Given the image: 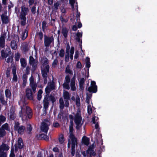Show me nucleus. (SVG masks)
Returning a JSON list of instances; mask_svg holds the SVG:
<instances>
[{
  "label": "nucleus",
  "mask_w": 157,
  "mask_h": 157,
  "mask_svg": "<svg viewBox=\"0 0 157 157\" xmlns=\"http://www.w3.org/2000/svg\"><path fill=\"white\" fill-rule=\"evenodd\" d=\"M71 124L69 126V138L68 139V146L69 147L70 144H71V152L72 155H74L75 151V147L77 145V142L76 138H75L72 132L73 131V122H71Z\"/></svg>",
  "instance_id": "1"
},
{
  "label": "nucleus",
  "mask_w": 157,
  "mask_h": 157,
  "mask_svg": "<svg viewBox=\"0 0 157 157\" xmlns=\"http://www.w3.org/2000/svg\"><path fill=\"white\" fill-rule=\"evenodd\" d=\"M69 118L71 119H74V122L76 125V128L77 129H79L82 126L83 122L82 121L81 112L79 109L78 110L76 113L74 114V117L72 115H70Z\"/></svg>",
  "instance_id": "2"
},
{
  "label": "nucleus",
  "mask_w": 157,
  "mask_h": 157,
  "mask_svg": "<svg viewBox=\"0 0 157 157\" xmlns=\"http://www.w3.org/2000/svg\"><path fill=\"white\" fill-rule=\"evenodd\" d=\"M40 62L42 64L41 67L42 75L44 77H46L47 73L48 72L49 68V66L48 64V59L45 57H43L41 58Z\"/></svg>",
  "instance_id": "3"
},
{
  "label": "nucleus",
  "mask_w": 157,
  "mask_h": 157,
  "mask_svg": "<svg viewBox=\"0 0 157 157\" xmlns=\"http://www.w3.org/2000/svg\"><path fill=\"white\" fill-rule=\"evenodd\" d=\"M25 112V113H23V115L25 116V114L26 113L28 116L29 118H30L31 117V110L30 108L28 106H24L23 108H21V110L19 112V115L20 117H22V119H23V117L22 114H21L22 112Z\"/></svg>",
  "instance_id": "4"
},
{
  "label": "nucleus",
  "mask_w": 157,
  "mask_h": 157,
  "mask_svg": "<svg viewBox=\"0 0 157 157\" xmlns=\"http://www.w3.org/2000/svg\"><path fill=\"white\" fill-rule=\"evenodd\" d=\"M29 11V9L24 6L21 7V13L20 17L21 19L22 20L21 21V24L23 25L25 24L26 18L25 15L27 14V13Z\"/></svg>",
  "instance_id": "5"
},
{
  "label": "nucleus",
  "mask_w": 157,
  "mask_h": 157,
  "mask_svg": "<svg viewBox=\"0 0 157 157\" xmlns=\"http://www.w3.org/2000/svg\"><path fill=\"white\" fill-rule=\"evenodd\" d=\"M94 147V144H92L89 147L86 153L85 151L82 152V155L86 157L87 156V157H91V155L94 156L95 155L96 153L93 150Z\"/></svg>",
  "instance_id": "6"
},
{
  "label": "nucleus",
  "mask_w": 157,
  "mask_h": 157,
  "mask_svg": "<svg viewBox=\"0 0 157 157\" xmlns=\"http://www.w3.org/2000/svg\"><path fill=\"white\" fill-rule=\"evenodd\" d=\"M9 148L7 145L2 144L0 146V157H7V154L4 151H8Z\"/></svg>",
  "instance_id": "7"
},
{
  "label": "nucleus",
  "mask_w": 157,
  "mask_h": 157,
  "mask_svg": "<svg viewBox=\"0 0 157 157\" xmlns=\"http://www.w3.org/2000/svg\"><path fill=\"white\" fill-rule=\"evenodd\" d=\"M49 124L50 123L48 121H44L41 124V130L44 132H47L48 129V126Z\"/></svg>",
  "instance_id": "8"
},
{
  "label": "nucleus",
  "mask_w": 157,
  "mask_h": 157,
  "mask_svg": "<svg viewBox=\"0 0 157 157\" xmlns=\"http://www.w3.org/2000/svg\"><path fill=\"white\" fill-rule=\"evenodd\" d=\"M74 52V48L73 47H71V49L69 52L68 51H67L66 52V55L65 56V60L68 62L69 60V56H70V57L71 60L73 59V54Z\"/></svg>",
  "instance_id": "9"
},
{
  "label": "nucleus",
  "mask_w": 157,
  "mask_h": 157,
  "mask_svg": "<svg viewBox=\"0 0 157 157\" xmlns=\"http://www.w3.org/2000/svg\"><path fill=\"white\" fill-rule=\"evenodd\" d=\"M19 124L18 122H15L14 125V130L17 131L19 134L22 133L25 130V128L23 126H19Z\"/></svg>",
  "instance_id": "10"
},
{
  "label": "nucleus",
  "mask_w": 157,
  "mask_h": 157,
  "mask_svg": "<svg viewBox=\"0 0 157 157\" xmlns=\"http://www.w3.org/2000/svg\"><path fill=\"white\" fill-rule=\"evenodd\" d=\"M88 90L90 92L96 93L97 91V86L94 81H91L90 86L88 88Z\"/></svg>",
  "instance_id": "11"
},
{
  "label": "nucleus",
  "mask_w": 157,
  "mask_h": 157,
  "mask_svg": "<svg viewBox=\"0 0 157 157\" xmlns=\"http://www.w3.org/2000/svg\"><path fill=\"white\" fill-rule=\"evenodd\" d=\"M30 85L31 87L33 92H35L37 86L36 83L34 82V79L32 76L29 78Z\"/></svg>",
  "instance_id": "12"
},
{
  "label": "nucleus",
  "mask_w": 157,
  "mask_h": 157,
  "mask_svg": "<svg viewBox=\"0 0 157 157\" xmlns=\"http://www.w3.org/2000/svg\"><path fill=\"white\" fill-rule=\"evenodd\" d=\"M7 35V32H3L0 37V46L3 48L4 46L5 39Z\"/></svg>",
  "instance_id": "13"
},
{
  "label": "nucleus",
  "mask_w": 157,
  "mask_h": 157,
  "mask_svg": "<svg viewBox=\"0 0 157 157\" xmlns=\"http://www.w3.org/2000/svg\"><path fill=\"white\" fill-rule=\"evenodd\" d=\"M35 92H33V91H32V90L29 89L27 88L26 90V96L27 98L30 100H32L33 98V93H35Z\"/></svg>",
  "instance_id": "14"
},
{
  "label": "nucleus",
  "mask_w": 157,
  "mask_h": 157,
  "mask_svg": "<svg viewBox=\"0 0 157 157\" xmlns=\"http://www.w3.org/2000/svg\"><path fill=\"white\" fill-rule=\"evenodd\" d=\"M53 41V38L52 37H48L44 36V44L46 46H49L51 42Z\"/></svg>",
  "instance_id": "15"
},
{
  "label": "nucleus",
  "mask_w": 157,
  "mask_h": 157,
  "mask_svg": "<svg viewBox=\"0 0 157 157\" xmlns=\"http://www.w3.org/2000/svg\"><path fill=\"white\" fill-rule=\"evenodd\" d=\"M63 97L65 99V106H68L69 103L68 100H69L70 98L68 93L67 92L64 91Z\"/></svg>",
  "instance_id": "16"
},
{
  "label": "nucleus",
  "mask_w": 157,
  "mask_h": 157,
  "mask_svg": "<svg viewBox=\"0 0 157 157\" xmlns=\"http://www.w3.org/2000/svg\"><path fill=\"white\" fill-rule=\"evenodd\" d=\"M70 81V78L69 76H67L65 77V81L63 85V87L66 89H69L70 88L69 83Z\"/></svg>",
  "instance_id": "17"
},
{
  "label": "nucleus",
  "mask_w": 157,
  "mask_h": 157,
  "mask_svg": "<svg viewBox=\"0 0 157 157\" xmlns=\"http://www.w3.org/2000/svg\"><path fill=\"white\" fill-rule=\"evenodd\" d=\"M69 3L71 7L72 10L73 11L75 9L77 10V3L75 0H69Z\"/></svg>",
  "instance_id": "18"
},
{
  "label": "nucleus",
  "mask_w": 157,
  "mask_h": 157,
  "mask_svg": "<svg viewBox=\"0 0 157 157\" xmlns=\"http://www.w3.org/2000/svg\"><path fill=\"white\" fill-rule=\"evenodd\" d=\"M55 86L54 84L52 83L48 84L46 88L45 91L46 93H49L50 91L54 88Z\"/></svg>",
  "instance_id": "19"
},
{
  "label": "nucleus",
  "mask_w": 157,
  "mask_h": 157,
  "mask_svg": "<svg viewBox=\"0 0 157 157\" xmlns=\"http://www.w3.org/2000/svg\"><path fill=\"white\" fill-rule=\"evenodd\" d=\"M10 49L9 48H7L5 51V50H2L1 51L2 56L3 58L6 57L10 54Z\"/></svg>",
  "instance_id": "20"
},
{
  "label": "nucleus",
  "mask_w": 157,
  "mask_h": 157,
  "mask_svg": "<svg viewBox=\"0 0 157 157\" xmlns=\"http://www.w3.org/2000/svg\"><path fill=\"white\" fill-rule=\"evenodd\" d=\"M71 90H75L76 87L75 84V78H73L71 80Z\"/></svg>",
  "instance_id": "21"
},
{
  "label": "nucleus",
  "mask_w": 157,
  "mask_h": 157,
  "mask_svg": "<svg viewBox=\"0 0 157 157\" xmlns=\"http://www.w3.org/2000/svg\"><path fill=\"white\" fill-rule=\"evenodd\" d=\"M20 62L21 66L23 67H25L27 65V62L25 59L24 58H21L20 59Z\"/></svg>",
  "instance_id": "22"
},
{
  "label": "nucleus",
  "mask_w": 157,
  "mask_h": 157,
  "mask_svg": "<svg viewBox=\"0 0 157 157\" xmlns=\"http://www.w3.org/2000/svg\"><path fill=\"white\" fill-rule=\"evenodd\" d=\"M82 142L85 144L88 145L89 143L90 140L89 138L84 136L82 139Z\"/></svg>",
  "instance_id": "23"
},
{
  "label": "nucleus",
  "mask_w": 157,
  "mask_h": 157,
  "mask_svg": "<svg viewBox=\"0 0 157 157\" xmlns=\"http://www.w3.org/2000/svg\"><path fill=\"white\" fill-rule=\"evenodd\" d=\"M22 39L24 40L28 36V31L26 30H24L21 33Z\"/></svg>",
  "instance_id": "24"
},
{
  "label": "nucleus",
  "mask_w": 157,
  "mask_h": 157,
  "mask_svg": "<svg viewBox=\"0 0 157 157\" xmlns=\"http://www.w3.org/2000/svg\"><path fill=\"white\" fill-rule=\"evenodd\" d=\"M29 63L33 67L35 66L36 65V62L32 56H30L29 57Z\"/></svg>",
  "instance_id": "25"
},
{
  "label": "nucleus",
  "mask_w": 157,
  "mask_h": 157,
  "mask_svg": "<svg viewBox=\"0 0 157 157\" xmlns=\"http://www.w3.org/2000/svg\"><path fill=\"white\" fill-rule=\"evenodd\" d=\"M85 61L86 62V67L88 68H89L90 66V58L88 57H86V58Z\"/></svg>",
  "instance_id": "26"
},
{
  "label": "nucleus",
  "mask_w": 157,
  "mask_h": 157,
  "mask_svg": "<svg viewBox=\"0 0 157 157\" xmlns=\"http://www.w3.org/2000/svg\"><path fill=\"white\" fill-rule=\"evenodd\" d=\"M11 46L13 49L15 50L17 48V45L15 41L13 40L11 42Z\"/></svg>",
  "instance_id": "27"
},
{
  "label": "nucleus",
  "mask_w": 157,
  "mask_h": 157,
  "mask_svg": "<svg viewBox=\"0 0 157 157\" xmlns=\"http://www.w3.org/2000/svg\"><path fill=\"white\" fill-rule=\"evenodd\" d=\"M27 76L26 75H24L23 76V83L22 86L24 87L26 85L27 83Z\"/></svg>",
  "instance_id": "28"
},
{
  "label": "nucleus",
  "mask_w": 157,
  "mask_h": 157,
  "mask_svg": "<svg viewBox=\"0 0 157 157\" xmlns=\"http://www.w3.org/2000/svg\"><path fill=\"white\" fill-rule=\"evenodd\" d=\"M17 145L19 148H22L23 146L22 140L21 138H19L18 140Z\"/></svg>",
  "instance_id": "29"
},
{
  "label": "nucleus",
  "mask_w": 157,
  "mask_h": 157,
  "mask_svg": "<svg viewBox=\"0 0 157 157\" xmlns=\"http://www.w3.org/2000/svg\"><path fill=\"white\" fill-rule=\"evenodd\" d=\"M1 18L2 21L5 23H7L8 21V19L7 16L2 15Z\"/></svg>",
  "instance_id": "30"
},
{
  "label": "nucleus",
  "mask_w": 157,
  "mask_h": 157,
  "mask_svg": "<svg viewBox=\"0 0 157 157\" xmlns=\"http://www.w3.org/2000/svg\"><path fill=\"white\" fill-rule=\"evenodd\" d=\"M82 35V33H78L76 34V37L75 39L77 40L79 42L80 41V38L81 37Z\"/></svg>",
  "instance_id": "31"
},
{
  "label": "nucleus",
  "mask_w": 157,
  "mask_h": 157,
  "mask_svg": "<svg viewBox=\"0 0 157 157\" xmlns=\"http://www.w3.org/2000/svg\"><path fill=\"white\" fill-rule=\"evenodd\" d=\"M6 134V132L5 130L0 128V137H2L4 136Z\"/></svg>",
  "instance_id": "32"
},
{
  "label": "nucleus",
  "mask_w": 157,
  "mask_h": 157,
  "mask_svg": "<svg viewBox=\"0 0 157 157\" xmlns=\"http://www.w3.org/2000/svg\"><path fill=\"white\" fill-rule=\"evenodd\" d=\"M8 115L10 116V117L11 119L13 120L14 119L15 116L13 111L10 112L8 113Z\"/></svg>",
  "instance_id": "33"
},
{
  "label": "nucleus",
  "mask_w": 157,
  "mask_h": 157,
  "mask_svg": "<svg viewBox=\"0 0 157 157\" xmlns=\"http://www.w3.org/2000/svg\"><path fill=\"white\" fill-rule=\"evenodd\" d=\"M60 107L61 109H63L64 106V103L62 98H61L59 99Z\"/></svg>",
  "instance_id": "34"
},
{
  "label": "nucleus",
  "mask_w": 157,
  "mask_h": 157,
  "mask_svg": "<svg viewBox=\"0 0 157 157\" xmlns=\"http://www.w3.org/2000/svg\"><path fill=\"white\" fill-rule=\"evenodd\" d=\"M59 5V4L58 2H56L55 3L54 6L52 7V10H56L58 8Z\"/></svg>",
  "instance_id": "35"
},
{
  "label": "nucleus",
  "mask_w": 157,
  "mask_h": 157,
  "mask_svg": "<svg viewBox=\"0 0 157 157\" xmlns=\"http://www.w3.org/2000/svg\"><path fill=\"white\" fill-rule=\"evenodd\" d=\"M65 71L66 73H68L70 74H72V71L70 69L69 66H67L66 68Z\"/></svg>",
  "instance_id": "36"
},
{
  "label": "nucleus",
  "mask_w": 157,
  "mask_h": 157,
  "mask_svg": "<svg viewBox=\"0 0 157 157\" xmlns=\"http://www.w3.org/2000/svg\"><path fill=\"white\" fill-rule=\"evenodd\" d=\"M6 117L2 115H0V125L2 124V123H3L6 120Z\"/></svg>",
  "instance_id": "37"
},
{
  "label": "nucleus",
  "mask_w": 157,
  "mask_h": 157,
  "mask_svg": "<svg viewBox=\"0 0 157 157\" xmlns=\"http://www.w3.org/2000/svg\"><path fill=\"white\" fill-rule=\"evenodd\" d=\"M43 102L44 107L46 109L47 108L48 105V100L46 99V98L44 99Z\"/></svg>",
  "instance_id": "38"
},
{
  "label": "nucleus",
  "mask_w": 157,
  "mask_h": 157,
  "mask_svg": "<svg viewBox=\"0 0 157 157\" xmlns=\"http://www.w3.org/2000/svg\"><path fill=\"white\" fill-rule=\"evenodd\" d=\"M1 128L6 130H9V128H8V125L7 123H6L4 125H3L1 127Z\"/></svg>",
  "instance_id": "39"
},
{
  "label": "nucleus",
  "mask_w": 157,
  "mask_h": 157,
  "mask_svg": "<svg viewBox=\"0 0 157 157\" xmlns=\"http://www.w3.org/2000/svg\"><path fill=\"white\" fill-rule=\"evenodd\" d=\"M42 91L40 90L38 92L37 95V99L39 100H40L41 98V94H42Z\"/></svg>",
  "instance_id": "40"
},
{
  "label": "nucleus",
  "mask_w": 157,
  "mask_h": 157,
  "mask_svg": "<svg viewBox=\"0 0 157 157\" xmlns=\"http://www.w3.org/2000/svg\"><path fill=\"white\" fill-rule=\"evenodd\" d=\"M62 33L65 37H66L67 36V30L65 28H63L62 30Z\"/></svg>",
  "instance_id": "41"
},
{
  "label": "nucleus",
  "mask_w": 157,
  "mask_h": 157,
  "mask_svg": "<svg viewBox=\"0 0 157 157\" xmlns=\"http://www.w3.org/2000/svg\"><path fill=\"white\" fill-rule=\"evenodd\" d=\"M6 96L7 98H9L11 95V93L8 90H6L5 91Z\"/></svg>",
  "instance_id": "42"
},
{
  "label": "nucleus",
  "mask_w": 157,
  "mask_h": 157,
  "mask_svg": "<svg viewBox=\"0 0 157 157\" xmlns=\"http://www.w3.org/2000/svg\"><path fill=\"white\" fill-rule=\"evenodd\" d=\"M0 101L4 105H6L7 104V101L4 100V97L3 96L1 95L0 97Z\"/></svg>",
  "instance_id": "43"
},
{
  "label": "nucleus",
  "mask_w": 157,
  "mask_h": 157,
  "mask_svg": "<svg viewBox=\"0 0 157 157\" xmlns=\"http://www.w3.org/2000/svg\"><path fill=\"white\" fill-rule=\"evenodd\" d=\"M76 103L78 106L80 105V100L79 97L78 96H77L76 98Z\"/></svg>",
  "instance_id": "44"
},
{
  "label": "nucleus",
  "mask_w": 157,
  "mask_h": 157,
  "mask_svg": "<svg viewBox=\"0 0 157 157\" xmlns=\"http://www.w3.org/2000/svg\"><path fill=\"white\" fill-rule=\"evenodd\" d=\"M87 112L89 114H90L92 112V108L91 106L90 105H89L87 107Z\"/></svg>",
  "instance_id": "45"
},
{
  "label": "nucleus",
  "mask_w": 157,
  "mask_h": 157,
  "mask_svg": "<svg viewBox=\"0 0 157 157\" xmlns=\"http://www.w3.org/2000/svg\"><path fill=\"white\" fill-rule=\"evenodd\" d=\"M20 55L19 53H17L15 54V60L16 61H18L19 60V59L20 57Z\"/></svg>",
  "instance_id": "46"
},
{
  "label": "nucleus",
  "mask_w": 157,
  "mask_h": 157,
  "mask_svg": "<svg viewBox=\"0 0 157 157\" xmlns=\"http://www.w3.org/2000/svg\"><path fill=\"white\" fill-rule=\"evenodd\" d=\"M59 56L61 57H63L64 55V51L63 49H61L59 53Z\"/></svg>",
  "instance_id": "47"
},
{
  "label": "nucleus",
  "mask_w": 157,
  "mask_h": 157,
  "mask_svg": "<svg viewBox=\"0 0 157 157\" xmlns=\"http://www.w3.org/2000/svg\"><path fill=\"white\" fill-rule=\"evenodd\" d=\"M32 129V127L30 125H28L27 128V132L28 133H30Z\"/></svg>",
  "instance_id": "48"
},
{
  "label": "nucleus",
  "mask_w": 157,
  "mask_h": 157,
  "mask_svg": "<svg viewBox=\"0 0 157 157\" xmlns=\"http://www.w3.org/2000/svg\"><path fill=\"white\" fill-rule=\"evenodd\" d=\"M84 81L85 79L84 78H82L80 79L79 82L80 86V87L83 85Z\"/></svg>",
  "instance_id": "49"
},
{
  "label": "nucleus",
  "mask_w": 157,
  "mask_h": 157,
  "mask_svg": "<svg viewBox=\"0 0 157 157\" xmlns=\"http://www.w3.org/2000/svg\"><path fill=\"white\" fill-rule=\"evenodd\" d=\"M60 20L63 23H66L68 21V19H65L62 17H60Z\"/></svg>",
  "instance_id": "50"
},
{
  "label": "nucleus",
  "mask_w": 157,
  "mask_h": 157,
  "mask_svg": "<svg viewBox=\"0 0 157 157\" xmlns=\"http://www.w3.org/2000/svg\"><path fill=\"white\" fill-rule=\"evenodd\" d=\"M59 141L61 144L63 143L64 141L63 137V136H61L59 138Z\"/></svg>",
  "instance_id": "51"
},
{
  "label": "nucleus",
  "mask_w": 157,
  "mask_h": 157,
  "mask_svg": "<svg viewBox=\"0 0 157 157\" xmlns=\"http://www.w3.org/2000/svg\"><path fill=\"white\" fill-rule=\"evenodd\" d=\"M91 97V95H90L89 96H88V95H87L86 101V102L88 104L89 103V100Z\"/></svg>",
  "instance_id": "52"
},
{
  "label": "nucleus",
  "mask_w": 157,
  "mask_h": 157,
  "mask_svg": "<svg viewBox=\"0 0 157 157\" xmlns=\"http://www.w3.org/2000/svg\"><path fill=\"white\" fill-rule=\"evenodd\" d=\"M46 22L45 21H44L42 22V28L43 30L46 28Z\"/></svg>",
  "instance_id": "53"
},
{
  "label": "nucleus",
  "mask_w": 157,
  "mask_h": 157,
  "mask_svg": "<svg viewBox=\"0 0 157 157\" xmlns=\"http://www.w3.org/2000/svg\"><path fill=\"white\" fill-rule=\"evenodd\" d=\"M97 117H94L92 118V120L93 123L94 124H96L97 121Z\"/></svg>",
  "instance_id": "54"
},
{
  "label": "nucleus",
  "mask_w": 157,
  "mask_h": 157,
  "mask_svg": "<svg viewBox=\"0 0 157 157\" xmlns=\"http://www.w3.org/2000/svg\"><path fill=\"white\" fill-rule=\"evenodd\" d=\"M77 67L78 68H81L82 67V64L80 62H78L77 64Z\"/></svg>",
  "instance_id": "55"
},
{
  "label": "nucleus",
  "mask_w": 157,
  "mask_h": 157,
  "mask_svg": "<svg viewBox=\"0 0 157 157\" xmlns=\"http://www.w3.org/2000/svg\"><path fill=\"white\" fill-rule=\"evenodd\" d=\"M57 62H58L57 60L56 59H55L52 63L53 67H55L56 66V65Z\"/></svg>",
  "instance_id": "56"
},
{
  "label": "nucleus",
  "mask_w": 157,
  "mask_h": 157,
  "mask_svg": "<svg viewBox=\"0 0 157 157\" xmlns=\"http://www.w3.org/2000/svg\"><path fill=\"white\" fill-rule=\"evenodd\" d=\"M36 8L35 6H33L32 7L31 9V11L34 14L36 12Z\"/></svg>",
  "instance_id": "57"
},
{
  "label": "nucleus",
  "mask_w": 157,
  "mask_h": 157,
  "mask_svg": "<svg viewBox=\"0 0 157 157\" xmlns=\"http://www.w3.org/2000/svg\"><path fill=\"white\" fill-rule=\"evenodd\" d=\"M41 136L44 138V139L46 140H48V137L46 135H42Z\"/></svg>",
  "instance_id": "58"
},
{
  "label": "nucleus",
  "mask_w": 157,
  "mask_h": 157,
  "mask_svg": "<svg viewBox=\"0 0 157 157\" xmlns=\"http://www.w3.org/2000/svg\"><path fill=\"white\" fill-rule=\"evenodd\" d=\"M13 80L14 81H17V77L16 75H13Z\"/></svg>",
  "instance_id": "59"
},
{
  "label": "nucleus",
  "mask_w": 157,
  "mask_h": 157,
  "mask_svg": "<svg viewBox=\"0 0 157 157\" xmlns=\"http://www.w3.org/2000/svg\"><path fill=\"white\" fill-rule=\"evenodd\" d=\"M79 52L78 51H76L75 52V58L77 59L78 58V56Z\"/></svg>",
  "instance_id": "60"
},
{
  "label": "nucleus",
  "mask_w": 157,
  "mask_h": 157,
  "mask_svg": "<svg viewBox=\"0 0 157 157\" xmlns=\"http://www.w3.org/2000/svg\"><path fill=\"white\" fill-rule=\"evenodd\" d=\"M12 73L13 75H16V68L14 67L12 69Z\"/></svg>",
  "instance_id": "61"
},
{
  "label": "nucleus",
  "mask_w": 157,
  "mask_h": 157,
  "mask_svg": "<svg viewBox=\"0 0 157 157\" xmlns=\"http://www.w3.org/2000/svg\"><path fill=\"white\" fill-rule=\"evenodd\" d=\"M38 35L39 36V38L40 40L42 39L43 37V33H40L38 34Z\"/></svg>",
  "instance_id": "62"
},
{
  "label": "nucleus",
  "mask_w": 157,
  "mask_h": 157,
  "mask_svg": "<svg viewBox=\"0 0 157 157\" xmlns=\"http://www.w3.org/2000/svg\"><path fill=\"white\" fill-rule=\"evenodd\" d=\"M53 126L55 127H57L59 126V124L56 122H55L53 124Z\"/></svg>",
  "instance_id": "63"
},
{
  "label": "nucleus",
  "mask_w": 157,
  "mask_h": 157,
  "mask_svg": "<svg viewBox=\"0 0 157 157\" xmlns=\"http://www.w3.org/2000/svg\"><path fill=\"white\" fill-rule=\"evenodd\" d=\"M12 60V58L10 57L7 59L6 62L8 63H9L10 62H11Z\"/></svg>",
  "instance_id": "64"
}]
</instances>
